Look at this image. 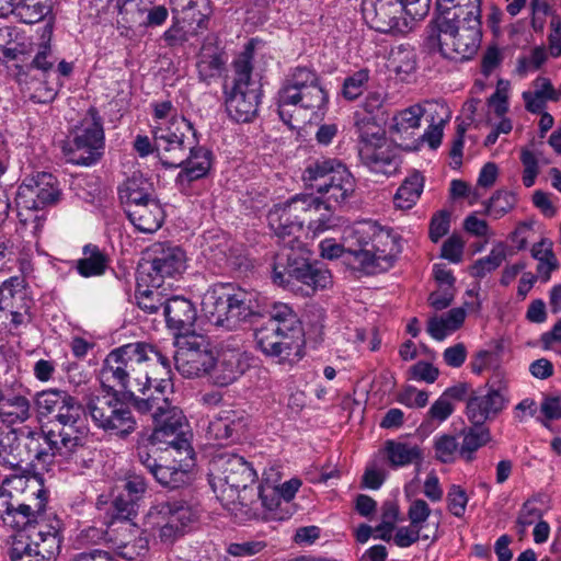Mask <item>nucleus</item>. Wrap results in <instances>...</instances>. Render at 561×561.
<instances>
[{
	"mask_svg": "<svg viewBox=\"0 0 561 561\" xmlns=\"http://www.w3.org/2000/svg\"><path fill=\"white\" fill-rule=\"evenodd\" d=\"M428 105L422 107L420 104H414L401 112L392 118V124L389 127L390 134L397 140H403L413 135V130L420 127L421 117L428 114Z\"/></svg>",
	"mask_w": 561,
	"mask_h": 561,
	"instance_id": "nucleus-34",
	"label": "nucleus"
},
{
	"mask_svg": "<svg viewBox=\"0 0 561 561\" xmlns=\"http://www.w3.org/2000/svg\"><path fill=\"white\" fill-rule=\"evenodd\" d=\"M279 101L314 112L327 104L328 93L316 70L298 66L287 76L279 89Z\"/></svg>",
	"mask_w": 561,
	"mask_h": 561,
	"instance_id": "nucleus-10",
	"label": "nucleus"
},
{
	"mask_svg": "<svg viewBox=\"0 0 561 561\" xmlns=\"http://www.w3.org/2000/svg\"><path fill=\"white\" fill-rule=\"evenodd\" d=\"M507 399L502 388L488 385L472 391L467 400L466 415L471 424H484L494 420L506 407Z\"/></svg>",
	"mask_w": 561,
	"mask_h": 561,
	"instance_id": "nucleus-21",
	"label": "nucleus"
},
{
	"mask_svg": "<svg viewBox=\"0 0 561 561\" xmlns=\"http://www.w3.org/2000/svg\"><path fill=\"white\" fill-rule=\"evenodd\" d=\"M265 323H274L275 327L284 329L288 328H302L298 314L290 306L283 302H275L268 311V320Z\"/></svg>",
	"mask_w": 561,
	"mask_h": 561,
	"instance_id": "nucleus-52",
	"label": "nucleus"
},
{
	"mask_svg": "<svg viewBox=\"0 0 561 561\" xmlns=\"http://www.w3.org/2000/svg\"><path fill=\"white\" fill-rule=\"evenodd\" d=\"M59 520L39 525L37 531L15 538L9 549L11 561H50L61 547Z\"/></svg>",
	"mask_w": 561,
	"mask_h": 561,
	"instance_id": "nucleus-14",
	"label": "nucleus"
},
{
	"mask_svg": "<svg viewBox=\"0 0 561 561\" xmlns=\"http://www.w3.org/2000/svg\"><path fill=\"white\" fill-rule=\"evenodd\" d=\"M241 353L237 350L222 351L214 358V366L208 376L218 387H227L234 382L244 371Z\"/></svg>",
	"mask_w": 561,
	"mask_h": 561,
	"instance_id": "nucleus-26",
	"label": "nucleus"
},
{
	"mask_svg": "<svg viewBox=\"0 0 561 561\" xmlns=\"http://www.w3.org/2000/svg\"><path fill=\"white\" fill-rule=\"evenodd\" d=\"M171 375V362L156 346L136 342L111 351L100 370L102 388L119 389L129 396L145 394L152 380Z\"/></svg>",
	"mask_w": 561,
	"mask_h": 561,
	"instance_id": "nucleus-2",
	"label": "nucleus"
},
{
	"mask_svg": "<svg viewBox=\"0 0 561 561\" xmlns=\"http://www.w3.org/2000/svg\"><path fill=\"white\" fill-rule=\"evenodd\" d=\"M431 115V125L428 130L423 135L432 149L438 148L443 138V126L449 121L450 112L448 107L438 102H427Z\"/></svg>",
	"mask_w": 561,
	"mask_h": 561,
	"instance_id": "nucleus-44",
	"label": "nucleus"
},
{
	"mask_svg": "<svg viewBox=\"0 0 561 561\" xmlns=\"http://www.w3.org/2000/svg\"><path fill=\"white\" fill-rule=\"evenodd\" d=\"M69 393L67 391L50 389L42 391L35 400L36 410L39 415H53L60 403H62Z\"/></svg>",
	"mask_w": 561,
	"mask_h": 561,
	"instance_id": "nucleus-57",
	"label": "nucleus"
},
{
	"mask_svg": "<svg viewBox=\"0 0 561 561\" xmlns=\"http://www.w3.org/2000/svg\"><path fill=\"white\" fill-rule=\"evenodd\" d=\"M516 204V197L507 191H496L490 198L486 211L490 216L500 218L508 213Z\"/></svg>",
	"mask_w": 561,
	"mask_h": 561,
	"instance_id": "nucleus-58",
	"label": "nucleus"
},
{
	"mask_svg": "<svg viewBox=\"0 0 561 561\" xmlns=\"http://www.w3.org/2000/svg\"><path fill=\"white\" fill-rule=\"evenodd\" d=\"M481 18H463L453 20L448 16H437L436 36H431L440 55L454 61L471 59L482 41Z\"/></svg>",
	"mask_w": 561,
	"mask_h": 561,
	"instance_id": "nucleus-7",
	"label": "nucleus"
},
{
	"mask_svg": "<svg viewBox=\"0 0 561 561\" xmlns=\"http://www.w3.org/2000/svg\"><path fill=\"white\" fill-rule=\"evenodd\" d=\"M208 478L218 499L229 489L254 484L256 472L243 457L233 453L221 451L210 458Z\"/></svg>",
	"mask_w": 561,
	"mask_h": 561,
	"instance_id": "nucleus-11",
	"label": "nucleus"
},
{
	"mask_svg": "<svg viewBox=\"0 0 561 561\" xmlns=\"http://www.w3.org/2000/svg\"><path fill=\"white\" fill-rule=\"evenodd\" d=\"M126 215L134 227L145 233L157 231L164 220V210L158 198L149 199L140 207H133Z\"/></svg>",
	"mask_w": 561,
	"mask_h": 561,
	"instance_id": "nucleus-31",
	"label": "nucleus"
},
{
	"mask_svg": "<svg viewBox=\"0 0 561 561\" xmlns=\"http://www.w3.org/2000/svg\"><path fill=\"white\" fill-rule=\"evenodd\" d=\"M233 85L226 98L228 115L236 122H251L259 110L261 85L252 79L251 57L242 54L233 62Z\"/></svg>",
	"mask_w": 561,
	"mask_h": 561,
	"instance_id": "nucleus-8",
	"label": "nucleus"
},
{
	"mask_svg": "<svg viewBox=\"0 0 561 561\" xmlns=\"http://www.w3.org/2000/svg\"><path fill=\"white\" fill-rule=\"evenodd\" d=\"M267 220L271 229L282 242L275 256L273 282L287 287L294 279L312 290L324 289L332 283L331 273L309 262L307 251L299 240L302 225L288 211L285 205H276L270 210Z\"/></svg>",
	"mask_w": 561,
	"mask_h": 561,
	"instance_id": "nucleus-3",
	"label": "nucleus"
},
{
	"mask_svg": "<svg viewBox=\"0 0 561 561\" xmlns=\"http://www.w3.org/2000/svg\"><path fill=\"white\" fill-rule=\"evenodd\" d=\"M284 205L301 225H304L307 218H310L314 213L322 208L320 197H316L313 195H297Z\"/></svg>",
	"mask_w": 561,
	"mask_h": 561,
	"instance_id": "nucleus-48",
	"label": "nucleus"
},
{
	"mask_svg": "<svg viewBox=\"0 0 561 561\" xmlns=\"http://www.w3.org/2000/svg\"><path fill=\"white\" fill-rule=\"evenodd\" d=\"M400 236L374 221H360L345 231L343 243L325 239L320 243L321 255L343 257L352 268L375 275L391 268L401 253Z\"/></svg>",
	"mask_w": 561,
	"mask_h": 561,
	"instance_id": "nucleus-1",
	"label": "nucleus"
},
{
	"mask_svg": "<svg viewBox=\"0 0 561 561\" xmlns=\"http://www.w3.org/2000/svg\"><path fill=\"white\" fill-rule=\"evenodd\" d=\"M242 428V422L234 411H224L208 423L207 435L216 440L232 438Z\"/></svg>",
	"mask_w": 561,
	"mask_h": 561,
	"instance_id": "nucleus-42",
	"label": "nucleus"
},
{
	"mask_svg": "<svg viewBox=\"0 0 561 561\" xmlns=\"http://www.w3.org/2000/svg\"><path fill=\"white\" fill-rule=\"evenodd\" d=\"M3 484L12 490H0V518L7 526L21 530L36 524L45 525L42 516L46 510V491L36 477L11 476Z\"/></svg>",
	"mask_w": 561,
	"mask_h": 561,
	"instance_id": "nucleus-5",
	"label": "nucleus"
},
{
	"mask_svg": "<svg viewBox=\"0 0 561 561\" xmlns=\"http://www.w3.org/2000/svg\"><path fill=\"white\" fill-rule=\"evenodd\" d=\"M253 302L252 296L245 290L239 289L229 294L228 331L237 330L242 322L256 314Z\"/></svg>",
	"mask_w": 561,
	"mask_h": 561,
	"instance_id": "nucleus-36",
	"label": "nucleus"
},
{
	"mask_svg": "<svg viewBox=\"0 0 561 561\" xmlns=\"http://www.w3.org/2000/svg\"><path fill=\"white\" fill-rule=\"evenodd\" d=\"M32 415L31 402L9 387L0 388V419L11 424L23 423Z\"/></svg>",
	"mask_w": 561,
	"mask_h": 561,
	"instance_id": "nucleus-28",
	"label": "nucleus"
},
{
	"mask_svg": "<svg viewBox=\"0 0 561 561\" xmlns=\"http://www.w3.org/2000/svg\"><path fill=\"white\" fill-rule=\"evenodd\" d=\"M254 337L260 351L277 358L278 363L298 362L304 355V328L284 329L274 323H264L255 330Z\"/></svg>",
	"mask_w": 561,
	"mask_h": 561,
	"instance_id": "nucleus-12",
	"label": "nucleus"
},
{
	"mask_svg": "<svg viewBox=\"0 0 561 561\" xmlns=\"http://www.w3.org/2000/svg\"><path fill=\"white\" fill-rule=\"evenodd\" d=\"M112 518L114 520L128 522L136 515V501L125 494H118L112 502Z\"/></svg>",
	"mask_w": 561,
	"mask_h": 561,
	"instance_id": "nucleus-60",
	"label": "nucleus"
},
{
	"mask_svg": "<svg viewBox=\"0 0 561 561\" xmlns=\"http://www.w3.org/2000/svg\"><path fill=\"white\" fill-rule=\"evenodd\" d=\"M171 12L174 18L207 28L208 18L211 13L209 0H170Z\"/></svg>",
	"mask_w": 561,
	"mask_h": 561,
	"instance_id": "nucleus-30",
	"label": "nucleus"
},
{
	"mask_svg": "<svg viewBox=\"0 0 561 561\" xmlns=\"http://www.w3.org/2000/svg\"><path fill=\"white\" fill-rule=\"evenodd\" d=\"M462 444L460 446V457L471 462L474 459V453L491 440V433L484 424H471L462 430Z\"/></svg>",
	"mask_w": 561,
	"mask_h": 561,
	"instance_id": "nucleus-41",
	"label": "nucleus"
},
{
	"mask_svg": "<svg viewBox=\"0 0 561 561\" xmlns=\"http://www.w3.org/2000/svg\"><path fill=\"white\" fill-rule=\"evenodd\" d=\"M174 462L178 466H159L152 476L165 488L178 489L186 484L190 480L188 468L194 466V456L174 455Z\"/></svg>",
	"mask_w": 561,
	"mask_h": 561,
	"instance_id": "nucleus-33",
	"label": "nucleus"
},
{
	"mask_svg": "<svg viewBox=\"0 0 561 561\" xmlns=\"http://www.w3.org/2000/svg\"><path fill=\"white\" fill-rule=\"evenodd\" d=\"M154 428L148 440L152 445L164 444L172 448L175 454L194 456L193 447L190 444L187 435L188 423L183 412L175 405L171 404L162 415L154 421Z\"/></svg>",
	"mask_w": 561,
	"mask_h": 561,
	"instance_id": "nucleus-17",
	"label": "nucleus"
},
{
	"mask_svg": "<svg viewBox=\"0 0 561 561\" xmlns=\"http://www.w3.org/2000/svg\"><path fill=\"white\" fill-rule=\"evenodd\" d=\"M447 508L456 517H462L468 504L466 491L457 484H453L447 493Z\"/></svg>",
	"mask_w": 561,
	"mask_h": 561,
	"instance_id": "nucleus-63",
	"label": "nucleus"
},
{
	"mask_svg": "<svg viewBox=\"0 0 561 561\" xmlns=\"http://www.w3.org/2000/svg\"><path fill=\"white\" fill-rule=\"evenodd\" d=\"M369 80V71L360 69L344 80L342 94L347 100H355L363 94Z\"/></svg>",
	"mask_w": 561,
	"mask_h": 561,
	"instance_id": "nucleus-59",
	"label": "nucleus"
},
{
	"mask_svg": "<svg viewBox=\"0 0 561 561\" xmlns=\"http://www.w3.org/2000/svg\"><path fill=\"white\" fill-rule=\"evenodd\" d=\"M305 184L321 194L322 207L332 211L345 204L355 192V179L347 168L334 159L316 160L302 174Z\"/></svg>",
	"mask_w": 561,
	"mask_h": 561,
	"instance_id": "nucleus-6",
	"label": "nucleus"
},
{
	"mask_svg": "<svg viewBox=\"0 0 561 561\" xmlns=\"http://www.w3.org/2000/svg\"><path fill=\"white\" fill-rule=\"evenodd\" d=\"M466 319L463 308L450 309L446 314L433 316L427 321L428 334L437 340L443 341L447 335L457 331Z\"/></svg>",
	"mask_w": 561,
	"mask_h": 561,
	"instance_id": "nucleus-38",
	"label": "nucleus"
},
{
	"mask_svg": "<svg viewBox=\"0 0 561 561\" xmlns=\"http://www.w3.org/2000/svg\"><path fill=\"white\" fill-rule=\"evenodd\" d=\"M424 187V178L420 172H413L398 188L393 203L397 208L410 209L420 198Z\"/></svg>",
	"mask_w": 561,
	"mask_h": 561,
	"instance_id": "nucleus-43",
	"label": "nucleus"
},
{
	"mask_svg": "<svg viewBox=\"0 0 561 561\" xmlns=\"http://www.w3.org/2000/svg\"><path fill=\"white\" fill-rule=\"evenodd\" d=\"M103 148L102 118L95 107H90L81 125L76 127L72 144L67 151V160L78 165H91L101 159Z\"/></svg>",
	"mask_w": 561,
	"mask_h": 561,
	"instance_id": "nucleus-15",
	"label": "nucleus"
},
{
	"mask_svg": "<svg viewBox=\"0 0 561 561\" xmlns=\"http://www.w3.org/2000/svg\"><path fill=\"white\" fill-rule=\"evenodd\" d=\"M171 386V375L163 377V381L152 380V385L145 390V394L130 396L134 408L141 414H150L154 421L172 404L168 398V389Z\"/></svg>",
	"mask_w": 561,
	"mask_h": 561,
	"instance_id": "nucleus-23",
	"label": "nucleus"
},
{
	"mask_svg": "<svg viewBox=\"0 0 561 561\" xmlns=\"http://www.w3.org/2000/svg\"><path fill=\"white\" fill-rule=\"evenodd\" d=\"M537 497H533L527 500L518 514L516 524L519 527L518 534L523 536L525 534V529L527 526L533 525L535 522L539 520L542 516L541 511L536 506Z\"/></svg>",
	"mask_w": 561,
	"mask_h": 561,
	"instance_id": "nucleus-62",
	"label": "nucleus"
},
{
	"mask_svg": "<svg viewBox=\"0 0 561 561\" xmlns=\"http://www.w3.org/2000/svg\"><path fill=\"white\" fill-rule=\"evenodd\" d=\"M83 257L77 261V271L83 277L103 275L107 268L108 257L98 245L87 244Z\"/></svg>",
	"mask_w": 561,
	"mask_h": 561,
	"instance_id": "nucleus-39",
	"label": "nucleus"
},
{
	"mask_svg": "<svg viewBox=\"0 0 561 561\" xmlns=\"http://www.w3.org/2000/svg\"><path fill=\"white\" fill-rule=\"evenodd\" d=\"M116 553L128 560L135 561L146 556L149 550V541L146 536H136L131 541H124L123 538L110 537Z\"/></svg>",
	"mask_w": 561,
	"mask_h": 561,
	"instance_id": "nucleus-46",
	"label": "nucleus"
},
{
	"mask_svg": "<svg viewBox=\"0 0 561 561\" xmlns=\"http://www.w3.org/2000/svg\"><path fill=\"white\" fill-rule=\"evenodd\" d=\"M506 259V250L503 243L496 244L485 257L478 260L471 266V275L483 278L486 274L495 271Z\"/></svg>",
	"mask_w": 561,
	"mask_h": 561,
	"instance_id": "nucleus-51",
	"label": "nucleus"
},
{
	"mask_svg": "<svg viewBox=\"0 0 561 561\" xmlns=\"http://www.w3.org/2000/svg\"><path fill=\"white\" fill-rule=\"evenodd\" d=\"M157 157L167 168L183 170L176 176L181 186L207 175L211 168V152L196 146L195 130L184 117H173L153 127Z\"/></svg>",
	"mask_w": 561,
	"mask_h": 561,
	"instance_id": "nucleus-4",
	"label": "nucleus"
},
{
	"mask_svg": "<svg viewBox=\"0 0 561 561\" xmlns=\"http://www.w3.org/2000/svg\"><path fill=\"white\" fill-rule=\"evenodd\" d=\"M222 65L224 60L216 47L206 45L202 47L196 66L199 78L203 81H207L208 79L218 76Z\"/></svg>",
	"mask_w": 561,
	"mask_h": 561,
	"instance_id": "nucleus-47",
	"label": "nucleus"
},
{
	"mask_svg": "<svg viewBox=\"0 0 561 561\" xmlns=\"http://www.w3.org/2000/svg\"><path fill=\"white\" fill-rule=\"evenodd\" d=\"M21 190L24 196L32 198V208L35 209L57 204L61 195L56 178L47 172L26 179Z\"/></svg>",
	"mask_w": 561,
	"mask_h": 561,
	"instance_id": "nucleus-22",
	"label": "nucleus"
},
{
	"mask_svg": "<svg viewBox=\"0 0 561 561\" xmlns=\"http://www.w3.org/2000/svg\"><path fill=\"white\" fill-rule=\"evenodd\" d=\"M228 309L229 293H221L214 289L204 295L202 310L210 324L227 330Z\"/></svg>",
	"mask_w": 561,
	"mask_h": 561,
	"instance_id": "nucleus-35",
	"label": "nucleus"
},
{
	"mask_svg": "<svg viewBox=\"0 0 561 561\" xmlns=\"http://www.w3.org/2000/svg\"><path fill=\"white\" fill-rule=\"evenodd\" d=\"M385 453L391 467H405L420 465L423 460V451L420 446L409 443L386 440Z\"/></svg>",
	"mask_w": 561,
	"mask_h": 561,
	"instance_id": "nucleus-37",
	"label": "nucleus"
},
{
	"mask_svg": "<svg viewBox=\"0 0 561 561\" xmlns=\"http://www.w3.org/2000/svg\"><path fill=\"white\" fill-rule=\"evenodd\" d=\"M358 133V150L363 146H373L387 141L385 130L373 119H362L356 123Z\"/></svg>",
	"mask_w": 561,
	"mask_h": 561,
	"instance_id": "nucleus-56",
	"label": "nucleus"
},
{
	"mask_svg": "<svg viewBox=\"0 0 561 561\" xmlns=\"http://www.w3.org/2000/svg\"><path fill=\"white\" fill-rule=\"evenodd\" d=\"M53 3L51 0H19V15L27 24L39 22L50 12Z\"/></svg>",
	"mask_w": 561,
	"mask_h": 561,
	"instance_id": "nucleus-50",
	"label": "nucleus"
},
{
	"mask_svg": "<svg viewBox=\"0 0 561 561\" xmlns=\"http://www.w3.org/2000/svg\"><path fill=\"white\" fill-rule=\"evenodd\" d=\"M201 30L197 25H188V22L173 16V24L163 33V39L169 46L183 45Z\"/></svg>",
	"mask_w": 561,
	"mask_h": 561,
	"instance_id": "nucleus-53",
	"label": "nucleus"
},
{
	"mask_svg": "<svg viewBox=\"0 0 561 561\" xmlns=\"http://www.w3.org/2000/svg\"><path fill=\"white\" fill-rule=\"evenodd\" d=\"M23 442L21 430L0 428V462L23 474Z\"/></svg>",
	"mask_w": 561,
	"mask_h": 561,
	"instance_id": "nucleus-32",
	"label": "nucleus"
},
{
	"mask_svg": "<svg viewBox=\"0 0 561 561\" xmlns=\"http://www.w3.org/2000/svg\"><path fill=\"white\" fill-rule=\"evenodd\" d=\"M359 159L370 171L386 175L393 174L400 165L398 149L388 141L373 146H363Z\"/></svg>",
	"mask_w": 561,
	"mask_h": 561,
	"instance_id": "nucleus-24",
	"label": "nucleus"
},
{
	"mask_svg": "<svg viewBox=\"0 0 561 561\" xmlns=\"http://www.w3.org/2000/svg\"><path fill=\"white\" fill-rule=\"evenodd\" d=\"M140 268L142 282L152 288L161 287L165 278H173L185 270V254L178 247L154 244L150 260Z\"/></svg>",
	"mask_w": 561,
	"mask_h": 561,
	"instance_id": "nucleus-18",
	"label": "nucleus"
},
{
	"mask_svg": "<svg viewBox=\"0 0 561 561\" xmlns=\"http://www.w3.org/2000/svg\"><path fill=\"white\" fill-rule=\"evenodd\" d=\"M174 354L178 371L185 378H199L208 375L214 366V353L205 335L187 334L178 341Z\"/></svg>",
	"mask_w": 561,
	"mask_h": 561,
	"instance_id": "nucleus-16",
	"label": "nucleus"
},
{
	"mask_svg": "<svg viewBox=\"0 0 561 561\" xmlns=\"http://www.w3.org/2000/svg\"><path fill=\"white\" fill-rule=\"evenodd\" d=\"M118 23L126 28L142 26L145 14L148 11L145 1L140 0H116Z\"/></svg>",
	"mask_w": 561,
	"mask_h": 561,
	"instance_id": "nucleus-45",
	"label": "nucleus"
},
{
	"mask_svg": "<svg viewBox=\"0 0 561 561\" xmlns=\"http://www.w3.org/2000/svg\"><path fill=\"white\" fill-rule=\"evenodd\" d=\"M23 442V460L24 468L23 474L31 473L35 468V462L41 465H48L55 457H60L67 461H73L76 465L83 462V456L73 448H66L62 446L60 439L54 432L34 431L30 428H22Z\"/></svg>",
	"mask_w": 561,
	"mask_h": 561,
	"instance_id": "nucleus-9",
	"label": "nucleus"
},
{
	"mask_svg": "<svg viewBox=\"0 0 561 561\" xmlns=\"http://www.w3.org/2000/svg\"><path fill=\"white\" fill-rule=\"evenodd\" d=\"M151 519H161L184 530L195 520L196 514L192 507L183 501H167L153 506L149 513Z\"/></svg>",
	"mask_w": 561,
	"mask_h": 561,
	"instance_id": "nucleus-29",
	"label": "nucleus"
},
{
	"mask_svg": "<svg viewBox=\"0 0 561 561\" xmlns=\"http://www.w3.org/2000/svg\"><path fill=\"white\" fill-rule=\"evenodd\" d=\"M438 525L439 524L436 523L432 531L424 534H420V529L417 527H413L412 524L409 526L400 527L397 529L393 541L400 548L410 547L420 539L435 541L437 539Z\"/></svg>",
	"mask_w": 561,
	"mask_h": 561,
	"instance_id": "nucleus-54",
	"label": "nucleus"
},
{
	"mask_svg": "<svg viewBox=\"0 0 561 561\" xmlns=\"http://www.w3.org/2000/svg\"><path fill=\"white\" fill-rule=\"evenodd\" d=\"M66 400L59 404L54 412L55 423L50 432H54L66 448H73L80 456H84V438L79 435L78 424L84 414L85 409L75 397L68 394Z\"/></svg>",
	"mask_w": 561,
	"mask_h": 561,
	"instance_id": "nucleus-19",
	"label": "nucleus"
},
{
	"mask_svg": "<svg viewBox=\"0 0 561 561\" xmlns=\"http://www.w3.org/2000/svg\"><path fill=\"white\" fill-rule=\"evenodd\" d=\"M218 500L227 507L232 506L234 508L239 505L252 508L259 502V486L253 488V484H251L250 486L229 489Z\"/></svg>",
	"mask_w": 561,
	"mask_h": 561,
	"instance_id": "nucleus-49",
	"label": "nucleus"
},
{
	"mask_svg": "<svg viewBox=\"0 0 561 561\" xmlns=\"http://www.w3.org/2000/svg\"><path fill=\"white\" fill-rule=\"evenodd\" d=\"M159 288L160 287L138 291L136 296L137 305L141 310L148 313H156L160 308L164 309L165 299H163Z\"/></svg>",
	"mask_w": 561,
	"mask_h": 561,
	"instance_id": "nucleus-61",
	"label": "nucleus"
},
{
	"mask_svg": "<svg viewBox=\"0 0 561 561\" xmlns=\"http://www.w3.org/2000/svg\"><path fill=\"white\" fill-rule=\"evenodd\" d=\"M104 389V394L89 398L87 410L98 427L124 437L135 431L136 421L129 408L118 399L117 390Z\"/></svg>",
	"mask_w": 561,
	"mask_h": 561,
	"instance_id": "nucleus-13",
	"label": "nucleus"
},
{
	"mask_svg": "<svg viewBox=\"0 0 561 561\" xmlns=\"http://www.w3.org/2000/svg\"><path fill=\"white\" fill-rule=\"evenodd\" d=\"M163 314L170 330L183 336L192 334L191 331L197 319V312L188 299L180 296L165 299Z\"/></svg>",
	"mask_w": 561,
	"mask_h": 561,
	"instance_id": "nucleus-25",
	"label": "nucleus"
},
{
	"mask_svg": "<svg viewBox=\"0 0 561 561\" xmlns=\"http://www.w3.org/2000/svg\"><path fill=\"white\" fill-rule=\"evenodd\" d=\"M482 0H437L438 16H448L453 20L463 18H481Z\"/></svg>",
	"mask_w": 561,
	"mask_h": 561,
	"instance_id": "nucleus-40",
	"label": "nucleus"
},
{
	"mask_svg": "<svg viewBox=\"0 0 561 561\" xmlns=\"http://www.w3.org/2000/svg\"><path fill=\"white\" fill-rule=\"evenodd\" d=\"M520 161L524 165L523 183L526 187H531L539 173L538 160L534 152L528 149H523L520 152Z\"/></svg>",
	"mask_w": 561,
	"mask_h": 561,
	"instance_id": "nucleus-64",
	"label": "nucleus"
},
{
	"mask_svg": "<svg viewBox=\"0 0 561 561\" xmlns=\"http://www.w3.org/2000/svg\"><path fill=\"white\" fill-rule=\"evenodd\" d=\"M118 196L125 214L130 211L133 207H140L149 199L157 198L152 183L140 174L128 178L118 187Z\"/></svg>",
	"mask_w": 561,
	"mask_h": 561,
	"instance_id": "nucleus-27",
	"label": "nucleus"
},
{
	"mask_svg": "<svg viewBox=\"0 0 561 561\" xmlns=\"http://www.w3.org/2000/svg\"><path fill=\"white\" fill-rule=\"evenodd\" d=\"M360 10L365 22L377 32L396 34L408 28L400 0H362Z\"/></svg>",
	"mask_w": 561,
	"mask_h": 561,
	"instance_id": "nucleus-20",
	"label": "nucleus"
},
{
	"mask_svg": "<svg viewBox=\"0 0 561 561\" xmlns=\"http://www.w3.org/2000/svg\"><path fill=\"white\" fill-rule=\"evenodd\" d=\"M435 458L442 463L455 462L457 456H460V447L456 436L443 434L434 442Z\"/></svg>",
	"mask_w": 561,
	"mask_h": 561,
	"instance_id": "nucleus-55",
	"label": "nucleus"
}]
</instances>
